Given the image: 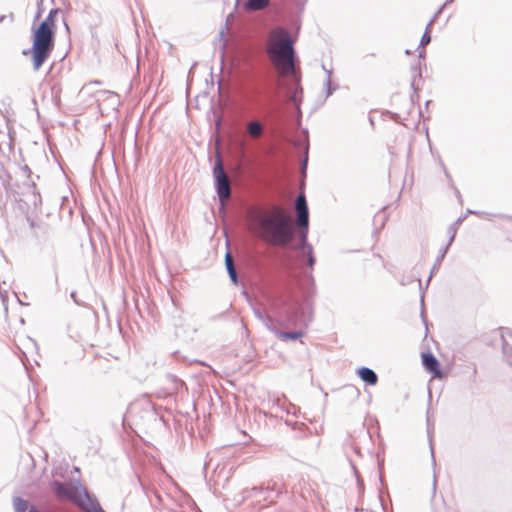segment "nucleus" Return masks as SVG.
I'll return each instance as SVG.
<instances>
[{
	"label": "nucleus",
	"mask_w": 512,
	"mask_h": 512,
	"mask_svg": "<svg viewBox=\"0 0 512 512\" xmlns=\"http://www.w3.org/2000/svg\"><path fill=\"white\" fill-rule=\"evenodd\" d=\"M249 228L261 240L275 246H285L293 239L291 219L278 206L255 208L249 213Z\"/></svg>",
	"instance_id": "nucleus-1"
},
{
	"label": "nucleus",
	"mask_w": 512,
	"mask_h": 512,
	"mask_svg": "<svg viewBox=\"0 0 512 512\" xmlns=\"http://www.w3.org/2000/svg\"><path fill=\"white\" fill-rule=\"evenodd\" d=\"M58 9H52L47 17L31 30L32 46L24 51V55H31L33 69L39 70L50 57L55 46L56 16Z\"/></svg>",
	"instance_id": "nucleus-2"
},
{
	"label": "nucleus",
	"mask_w": 512,
	"mask_h": 512,
	"mask_svg": "<svg viewBox=\"0 0 512 512\" xmlns=\"http://www.w3.org/2000/svg\"><path fill=\"white\" fill-rule=\"evenodd\" d=\"M266 52L280 76L295 74L293 41L286 29L278 27L269 33Z\"/></svg>",
	"instance_id": "nucleus-3"
},
{
	"label": "nucleus",
	"mask_w": 512,
	"mask_h": 512,
	"mask_svg": "<svg viewBox=\"0 0 512 512\" xmlns=\"http://www.w3.org/2000/svg\"><path fill=\"white\" fill-rule=\"evenodd\" d=\"M215 188L221 204L224 206L231 195V186L227 174L224 171L221 158L218 156L213 168Z\"/></svg>",
	"instance_id": "nucleus-4"
},
{
	"label": "nucleus",
	"mask_w": 512,
	"mask_h": 512,
	"mask_svg": "<svg viewBox=\"0 0 512 512\" xmlns=\"http://www.w3.org/2000/svg\"><path fill=\"white\" fill-rule=\"evenodd\" d=\"M71 502L77 505L84 512H99V502L89 495L87 490L81 486H77L72 495Z\"/></svg>",
	"instance_id": "nucleus-5"
},
{
	"label": "nucleus",
	"mask_w": 512,
	"mask_h": 512,
	"mask_svg": "<svg viewBox=\"0 0 512 512\" xmlns=\"http://www.w3.org/2000/svg\"><path fill=\"white\" fill-rule=\"evenodd\" d=\"M422 364L425 370L432 375L433 379H441L443 373L439 361L431 353H422Z\"/></svg>",
	"instance_id": "nucleus-6"
},
{
	"label": "nucleus",
	"mask_w": 512,
	"mask_h": 512,
	"mask_svg": "<svg viewBox=\"0 0 512 512\" xmlns=\"http://www.w3.org/2000/svg\"><path fill=\"white\" fill-rule=\"evenodd\" d=\"M296 210L298 213V224L301 227L307 228L308 226V208L306 198L300 194L296 199Z\"/></svg>",
	"instance_id": "nucleus-7"
},
{
	"label": "nucleus",
	"mask_w": 512,
	"mask_h": 512,
	"mask_svg": "<svg viewBox=\"0 0 512 512\" xmlns=\"http://www.w3.org/2000/svg\"><path fill=\"white\" fill-rule=\"evenodd\" d=\"M55 493L60 499H68L71 501L72 495L75 492L77 486L72 484H63L59 482L54 483Z\"/></svg>",
	"instance_id": "nucleus-8"
},
{
	"label": "nucleus",
	"mask_w": 512,
	"mask_h": 512,
	"mask_svg": "<svg viewBox=\"0 0 512 512\" xmlns=\"http://www.w3.org/2000/svg\"><path fill=\"white\" fill-rule=\"evenodd\" d=\"M300 239H301L300 248L302 249L303 254L308 257V265L310 267H313V265L315 264V257L313 255L312 246L307 244V232L306 231L301 232Z\"/></svg>",
	"instance_id": "nucleus-9"
},
{
	"label": "nucleus",
	"mask_w": 512,
	"mask_h": 512,
	"mask_svg": "<svg viewBox=\"0 0 512 512\" xmlns=\"http://www.w3.org/2000/svg\"><path fill=\"white\" fill-rule=\"evenodd\" d=\"M247 133L251 138H260L264 133V126L261 122L254 120L247 123Z\"/></svg>",
	"instance_id": "nucleus-10"
},
{
	"label": "nucleus",
	"mask_w": 512,
	"mask_h": 512,
	"mask_svg": "<svg viewBox=\"0 0 512 512\" xmlns=\"http://www.w3.org/2000/svg\"><path fill=\"white\" fill-rule=\"evenodd\" d=\"M358 376L369 385H375L378 381L376 373L367 367H362L357 371Z\"/></svg>",
	"instance_id": "nucleus-11"
},
{
	"label": "nucleus",
	"mask_w": 512,
	"mask_h": 512,
	"mask_svg": "<svg viewBox=\"0 0 512 512\" xmlns=\"http://www.w3.org/2000/svg\"><path fill=\"white\" fill-rule=\"evenodd\" d=\"M225 265H226V269L228 271L231 281L234 284H237L238 283L237 272H236V268L234 265L233 257L229 251L225 254Z\"/></svg>",
	"instance_id": "nucleus-12"
},
{
	"label": "nucleus",
	"mask_w": 512,
	"mask_h": 512,
	"mask_svg": "<svg viewBox=\"0 0 512 512\" xmlns=\"http://www.w3.org/2000/svg\"><path fill=\"white\" fill-rule=\"evenodd\" d=\"M270 0H248L245 7L248 10L258 11L264 9Z\"/></svg>",
	"instance_id": "nucleus-13"
},
{
	"label": "nucleus",
	"mask_w": 512,
	"mask_h": 512,
	"mask_svg": "<svg viewBox=\"0 0 512 512\" xmlns=\"http://www.w3.org/2000/svg\"><path fill=\"white\" fill-rule=\"evenodd\" d=\"M303 336L302 332H280L278 334V337L283 340H296L298 338H301Z\"/></svg>",
	"instance_id": "nucleus-14"
},
{
	"label": "nucleus",
	"mask_w": 512,
	"mask_h": 512,
	"mask_svg": "<svg viewBox=\"0 0 512 512\" xmlns=\"http://www.w3.org/2000/svg\"><path fill=\"white\" fill-rule=\"evenodd\" d=\"M27 506V501L21 498H16L14 501V507L16 512H26Z\"/></svg>",
	"instance_id": "nucleus-15"
},
{
	"label": "nucleus",
	"mask_w": 512,
	"mask_h": 512,
	"mask_svg": "<svg viewBox=\"0 0 512 512\" xmlns=\"http://www.w3.org/2000/svg\"><path fill=\"white\" fill-rule=\"evenodd\" d=\"M431 40L430 34L428 32H425L421 39V44L423 46L427 45Z\"/></svg>",
	"instance_id": "nucleus-16"
},
{
	"label": "nucleus",
	"mask_w": 512,
	"mask_h": 512,
	"mask_svg": "<svg viewBox=\"0 0 512 512\" xmlns=\"http://www.w3.org/2000/svg\"><path fill=\"white\" fill-rule=\"evenodd\" d=\"M0 297L2 298V301L5 303L7 300V295L0 290Z\"/></svg>",
	"instance_id": "nucleus-17"
},
{
	"label": "nucleus",
	"mask_w": 512,
	"mask_h": 512,
	"mask_svg": "<svg viewBox=\"0 0 512 512\" xmlns=\"http://www.w3.org/2000/svg\"><path fill=\"white\" fill-rule=\"evenodd\" d=\"M29 512H38L36 509L32 508Z\"/></svg>",
	"instance_id": "nucleus-18"
}]
</instances>
